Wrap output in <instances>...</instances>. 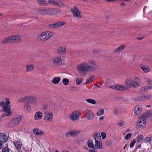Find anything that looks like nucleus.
Segmentation results:
<instances>
[{
  "mask_svg": "<svg viewBox=\"0 0 152 152\" xmlns=\"http://www.w3.org/2000/svg\"><path fill=\"white\" fill-rule=\"evenodd\" d=\"M23 110L25 112L29 113L31 111V106L28 103H26L24 105Z\"/></svg>",
  "mask_w": 152,
  "mask_h": 152,
  "instance_id": "412c9836",
  "label": "nucleus"
},
{
  "mask_svg": "<svg viewBox=\"0 0 152 152\" xmlns=\"http://www.w3.org/2000/svg\"><path fill=\"white\" fill-rule=\"evenodd\" d=\"M87 144L89 148L94 149V147L93 145V141L92 140H88L87 142Z\"/></svg>",
  "mask_w": 152,
  "mask_h": 152,
  "instance_id": "2f4dec72",
  "label": "nucleus"
},
{
  "mask_svg": "<svg viewBox=\"0 0 152 152\" xmlns=\"http://www.w3.org/2000/svg\"><path fill=\"white\" fill-rule=\"evenodd\" d=\"M97 66L95 61L90 60L82 62L78 64L76 66L78 73L81 76H85L88 72L95 70Z\"/></svg>",
  "mask_w": 152,
  "mask_h": 152,
  "instance_id": "f257e3e1",
  "label": "nucleus"
},
{
  "mask_svg": "<svg viewBox=\"0 0 152 152\" xmlns=\"http://www.w3.org/2000/svg\"><path fill=\"white\" fill-rule=\"evenodd\" d=\"M37 98L32 95H27L23 97L18 100V102H30L34 103L37 101Z\"/></svg>",
  "mask_w": 152,
  "mask_h": 152,
  "instance_id": "7ed1b4c3",
  "label": "nucleus"
},
{
  "mask_svg": "<svg viewBox=\"0 0 152 152\" xmlns=\"http://www.w3.org/2000/svg\"><path fill=\"white\" fill-rule=\"evenodd\" d=\"M60 80V78L59 77H57L53 78L52 82L53 84H56L59 82Z\"/></svg>",
  "mask_w": 152,
  "mask_h": 152,
  "instance_id": "c756f323",
  "label": "nucleus"
},
{
  "mask_svg": "<svg viewBox=\"0 0 152 152\" xmlns=\"http://www.w3.org/2000/svg\"><path fill=\"white\" fill-rule=\"evenodd\" d=\"M65 23V22H64L58 21L53 23L49 24L48 25V27L50 28H59L63 26Z\"/></svg>",
  "mask_w": 152,
  "mask_h": 152,
  "instance_id": "9b49d317",
  "label": "nucleus"
},
{
  "mask_svg": "<svg viewBox=\"0 0 152 152\" xmlns=\"http://www.w3.org/2000/svg\"><path fill=\"white\" fill-rule=\"evenodd\" d=\"M4 101L7 105H8L10 104V102L9 98H6L4 99Z\"/></svg>",
  "mask_w": 152,
  "mask_h": 152,
  "instance_id": "5fc2aeb1",
  "label": "nucleus"
},
{
  "mask_svg": "<svg viewBox=\"0 0 152 152\" xmlns=\"http://www.w3.org/2000/svg\"><path fill=\"white\" fill-rule=\"evenodd\" d=\"M71 130L69 131V132H67L65 134L66 136L67 137H69L71 136Z\"/></svg>",
  "mask_w": 152,
  "mask_h": 152,
  "instance_id": "bf43d9fd",
  "label": "nucleus"
},
{
  "mask_svg": "<svg viewBox=\"0 0 152 152\" xmlns=\"http://www.w3.org/2000/svg\"><path fill=\"white\" fill-rule=\"evenodd\" d=\"M83 80V79L81 77H76L75 78V81L76 84L79 85L81 84Z\"/></svg>",
  "mask_w": 152,
  "mask_h": 152,
  "instance_id": "4c0bfd02",
  "label": "nucleus"
},
{
  "mask_svg": "<svg viewBox=\"0 0 152 152\" xmlns=\"http://www.w3.org/2000/svg\"><path fill=\"white\" fill-rule=\"evenodd\" d=\"M111 144H112L111 142L110 141L106 143V145L108 146H110L111 145Z\"/></svg>",
  "mask_w": 152,
  "mask_h": 152,
  "instance_id": "0e129e2a",
  "label": "nucleus"
},
{
  "mask_svg": "<svg viewBox=\"0 0 152 152\" xmlns=\"http://www.w3.org/2000/svg\"><path fill=\"white\" fill-rule=\"evenodd\" d=\"M104 112V109H101L97 111V114L99 116H100L103 114Z\"/></svg>",
  "mask_w": 152,
  "mask_h": 152,
  "instance_id": "37998d69",
  "label": "nucleus"
},
{
  "mask_svg": "<svg viewBox=\"0 0 152 152\" xmlns=\"http://www.w3.org/2000/svg\"><path fill=\"white\" fill-rule=\"evenodd\" d=\"M38 13L41 15H45V7H40L37 9Z\"/></svg>",
  "mask_w": 152,
  "mask_h": 152,
  "instance_id": "a878e982",
  "label": "nucleus"
},
{
  "mask_svg": "<svg viewBox=\"0 0 152 152\" xmlns=\"http://www.w3.org/2000/svg\"><path fill=\"white\" fill-rule=\"evenodd\" d=\"M43 116V113L40 111L36 112L34 115V119L36 121L41 119Z\"/></svg>",
  "mask_w": 152,
  "mask_h": 152,
  "instance_id": "5701e85b",
  "label": "nucleus"
},
{
  "mask_svg": "<svg viewBox=\"0 0 152 152\" xmlns=\"http://www.w3.org/2000/svg\"><path fill=\"white\" fill-rule=\"evenodd\" d=\"M144 138V137L142 135H138L137 136L136 141L139 142L141 141Z\"/></svg>",
  "mask_w": 152,
  "mask_h": 152,
  "instance_id": "58836bf2",
  "label": "nucleus"
},
{
  "mask_svg": "<svg viewBox=\"0 0 152 152\" xmlns=\"http://www.w3.org/2000/svg\"><path fill=\"white\" fill-rule=\"evenodd\" d=\"M95 77V76L94 75H92L90 77L87 79L85 84H88L91 83L92 80H93Z\"/></svg>",
  "mask_w": 152,
  "mask_h": 152,
  "instance_id": "c9c22d12",
  "label": "nucleus"
},
{
  "mask_svg": "<svg viewBox=\"0 0 152 152\" xmlns=\"http://www.w3.org/2000/svg\"><path fill=\"white\" fill-rule=\"evenodd\" d=\"M100 140H97L95 141V146L99 149H101L102 147V142L99 141Z\"/></svg>",
  "mask_w": 152,
  "mask_h": 152,
  "instance_id": "e433bc0d",
  "label": "nucleus"
},
{
  "mask_svg": "<svg viewBox=\"0 0 152 152\" xmlns=\"http://www.w3.org/2000/svg\"><path fill=\"white\" fill-rule=\"evenodd\" d=\"M125 123V121L123 120H120L117 123L118 126L120 127H121L123 126Z\"/></svg>",
  "mask_w": 152,
  "mask_h": 152,
  "instance_id": "c03bdc74",
  "label": "nucleus"
},
{
  "mask_svg": "<svg viewBox=\"0 0 152 152\" xmlns=\"http://www.w3.org/2000/svg\"><path fill=\"white\" fill-rule=\"evenodd\" d=\"M13 143L18 151H20L21 150L23 147L22 142L18 140H15L13 142Z\"/></svg>",
  "mask_w": 152,
  "mask_h": 152,
  "instance_id": "dca6fc26",
  "label": "nucleus"
},
{
  "mask_svg": "<svg viewBox=\"0 0 152 152\" xmlns=\"http://www.w3.org/2000/svg\"><path fill=\"white\" fill-rule=\"evenodd\" d=\"M63 83L65 86L67 85L69 82V80L67 78H64L62 80Z\"/></svg>",
  "mask_w": 152,
  "mask_h": 152,
  "instance_id": "de8ad7c7",
  "label": "nucleus"
},
{
  "mask_svg": "<svg viewBox=\"0 0 152 152\" xmlns=\"http://www.w3.org/2000/svg\"><path fill=\"white\" fill-rule=\"evenodd\" d=\"M5 102L4 101H2L1 103V105L2 108H3V107H4V106H6L5 104Z\"/></svg>",
  "mask_w": 152,
  "mask_h": 152,
  "instance_id": "680f3d73",
  "label": "nucleus"
},
{
  "mask_svg": "<svg viewBox=\"0 0 152 152\" xmlns=\"http://www.w3.org/2000/svg\"><path fill=\"white\" fill-rule=\"evenodd\" d=\"M85 117L87 119L90 120L94 118V115L91 110H86Z\"/></svg>",
  "mask_w": 152,
  "mask_h": 152,
  "instance_id": "2eb2a0df",
  "label": "nucleus"
},
{
  "mask_svg": "<svg viewBox=\"0 0 152 152\" xmlns=\"http://www.w3.org/2000/svg\"><path fill=\"white\" fill-rule=\"evenodd\" d=\"M139 66L143 71L145 73H147L150 71L149 66L147 65L140 64Z\"/></svg>",
  "mask_w": 152,
  "mask_h": 152,
  "instance_id": "f3484780",
  "label": "nucleus"
},
{
  "mask_svg": "<svg viewBox=\"0 0 152 152\" xmlns=\"http://www.w3.org/2000/svg\"><path fill=\"white\" fill-rule=\"evenodd\" d=\"M71 131V136H75L78 134L80 132V130H72Z\"/></svg>",
  "mask_w": 152,
  "mask_h": 152,
  "instance_id": "f704fd0d",
  "label": "nucleus"
},
{
  "mask_svg": "<svg viewBox=\"0 0 152 152\" xmlns=\"http://www.w3.org/2000/svg\"><path fill=\"white\" fill-rule=\"evenodd\" d=\"M89 152H96V151L94 150H90L89 151Z\"/></svg>",
  "mask_w": 152,
  "mask_h": 152,
  "instance_id": "774afa93",
  "label": "nucleus"
},
{
  "mask_svg": "<svg viewBox=\"0 0 152 152\" xmlns=\"http://www.w3.org/2000/svg\"><path fill=\"white\" fill-rule=\"evenodd\" d=\"M146 81L148 83V85H151L152 84V81L148 77H147L146 78Z\"/></svg>",
  "mask_w": 152,
  "mask_h": 152,
  "instance_id": "864d4df0",
  "label": "nucleus"
},
{
  "mask_svg": "<svg viewBox=\"0 0 152 152\" xmlns=\"http://www.w3.org/2000/svg\"><path fill=\"white\" fill-rule=\"evenodd\" d=\"M10 150L8 148H4L3 149L2 152H10Z\"/></svg>",
  "mask_w": 152,
  "mask_h": 152,
  "instance_id": "13d9d810",
  "label": "nucleus"
},
{
  "mask_svg": "<svg viewBox=\"0 0 152 152\" xmlns=\"http://www.w3.org/2000/svg\"><path fill=\"white\" fill-rule=\"evenodd\" d=\"M93 136L95 141H96L97 140H100L101 139L100 134L99 132H95Z\"/></svg>",
  "mask_w": 152,
  "mask_h": 152,
  "instance_id": "bb28decb",
  "label": "nucleus"
},
{
  "mask_svg": "<svg viewBox=\"0 0 152 152\" xmlns=\"http://www.w3.org/2000/svg\"><path fill=\"white\" fill-rule=\"evenodd\" d=\"M21 37L18 35H14L7 37L1 42L2 44H5L9 42H18L20 41Z\"/></svg>",
  "mask_w": 152,
  "mask_h": 152,
  "instance_id": "f03ea898",
  "label": "nucleus"
},
{
  "mask_svg": "<svg viewBox=\"0 0 152 152\" xmlns=\"http://www.w3.org/2000/svg\"><path fill=\"white\" fill-rule=\"evenodd\" d=\"M142 110V107L141 105H137L134 108V113L135 115H139Z\"/></svg>",
  "mask_w": 152,
  "mask_h": 152,
  "instance_id": "b1692460",
  "label": "nucleus"
},
{
  "mask_svg": "<svg viewBox=\"0 0 152 152\" xmlns=\"http://www.w3.org/2000/svg\"><path fill=\"white\" fill-rule=\"evenodd\" d=\"M149 90V87L148 86L142 87L140 88V90L142 92H147Z\"/></svg>",
  "mask_w": 152,
  "mask_h": 152,
  "instance_id": "ea45409f",
  "label": "nucleus"
},
{
  "mask_svg": "<svg viewBox=\"0 0 152 152\" xmlns=\"http://www.w3.org/2000/svg\"><path fill=\"white\" fill-rule=\"evenodd\" d=\"M8 140V137L6 134L4 133H0V141L3 143L6 142Z\"/></svg>",
  "mask_w": 152,
  "mask_h": 152,
  "instance_id": "6ab92c4d",
  "label": "nucleus"
},
{
  "mask_svg": "<svg viewBox=\"0 0 152 152\" xmlns=\"http://www.w3.org/2000/svg\"><path fill=\"white\" fill-rule=\"evenodd\" d=\"M125 48V46L124 45H122L118 47L114 51L115 53H118L124 50Z\"/></svg>",
  "mask_w": 152,
  "mask_h": 152,
  "instance_id": "c85d7f7f",
  "label": "nucleus"
},
{
  "mask_svg": "<svg viewBox=\"0 0 152 152\" xmlns=\"http://www.w3.org/2000/svg\"><path fill=\"white\" fill-rule=\"evenodd\" d=\"M81 113L79 110H75L68 115V118L72 121H75L79 120Z\"/></svg>",
  "mask_w": 152,
  "mask_h": 152,
  "instance_id": "20e7f679",
  "label": "nucleus"
},
{
  "mask_svg": "<svg viewBox=\"0 0 152 152\" xmlns=\"http://www.w3.org/2000/svg\"><path fill=\"white\" fill-rule=\"evenodd\" d=\"M48 4H50L51 5H56V1L55 0H49L47 3Z\"/></svg>",
  "mask_w": 152,
  "mask_h": 152,
  "instance_id": "49530a36",
  "label": "nucleus"
},
{
  "mask_svg": "<svg viewBox=\"0 0 152 152\" xmlns=\"http://www.w3.org/2000/svg\"><path fill=\"white\" fill-rule=\"evenodd\" d=\"M56 1V5H57L58 7H61L64 6V4L62 3L61 1L58 0Z\"/></svg>",
  "mask_w": 152,
  "mask_h": 152,
  "instance_id": "a18cd8bd",
  "label": "nucleus"
},
{
  "mask_svg": "<svg viewBox=\"0 0 152 152\" xmlns=\"http://www.w3.org/2000/svg\"><path fill=\"white\" fill-rule=\"evenodd\" d=\"M22 117L20 116H18L17 117L12 119L8 124V126L10 127L12 126H16L20 123Z\"/></svg>",
  "mask_w": 152,
  "mask_h": 152,
  "instance_id": "0eeeda50",
  "label": "nucleus"
},
{
  "mask_svg": "<svg viewBox=\"0 0 152 152\" xmlns=\"http://www.w3.org/2000/svg\"><path fill=\"white\" fill-rule=\"evenodd\" d=\"M132 134L131 133H127L125 136V139L126 140H128L132 137Z\"/></svg>",
  "mask_w": 152,
  "mask_h": 152,
  "instance_id": "09e8293b",
  "label": "nucleus"
},
{
  "mask_svg": "<svg viewBox=\"0 0 152 152\" xmlns=\"http://www.w3.org/2000/svg\"><path fill=\"white\" fill-rule=\"evenodd\" d=\"M104 118V116H102V117H100L99 118V120L100 121H101L102 120H103Z\"/></svg>",
  "mask_w": 152,
  "mask_h": 152,
  "instance_id": "69168bd1",
  "label": "nucleus"
},
{
  "mask_svg": "<svg viewBox=\"0 0 152 152\" xmlns=\"http://www.w3.org/2000/svg\"><path fill=\"white\" fill-rule=\"evenodd\" d=\"M101 135L102 138L104 139L106 137V134L104 132H102L101 133Z\"/></svg>",
  "mask_w": 152,
  "mask_h": 152,
  "instance_id": "4d7b16f0",
  "label": "nucleus"
},
{
  "mask_svg": "<svg viewBox=\"0 0 152 152\" xmlns=\"http://www.w3.org/2000/svg\"><path fill=\"white\" fill-rule=\"evenodd\" d=\"M48 107V105L47 104H44L42 105V108L44 110L47 109Z\"/></svg>",
  "mask_w": 152,
  "mask_h": 152,
  "instance_id": "052dcab7",
  "label": "nucleus"
},
{
  "mask_svg": "<svg viewBox=\"0 0 152 152\" xmlns=\"http://www.w3.org/2000/svg\"><path fill=\"white\" fill-rule=\"evenodd\" d=\"M53 114L51 112L45 111L44 113V120L46 123L52 122L53 121Z\"/></svg>",
  "mask_w": 152,
  "mask_h": 152,
  "instance_id": "39448f33",
  "label": "nucleus"
},
{
  "mask_svg": "<svg viewBox=\"0 0 152 152\" xmlns=\"http://www.w3.org/2000/svg\"><path fill=\"white\" fill-rule=\"evenodd\" d=\"M135 142L136 141L135 140H133L132 141L130 144V147L131 148H132L134 147Z\"/></svg>",
  "mask_w": 152,
  "mask_h": 152,
  "instance_id": "603ef678",
  "label": "nucleus"
},
{
  "mask_svg": "<svg viewBox=\"0 0 152 152\" xmlns=\"http://www.w3.org/2000/svg\"><path fill=\"white\" fill-rule=\"evenodd\" d=\"M1 142L0 141V150L2 148V144Z\"/></svg>",
  "mask_w": 152,
  "mask_h": 152,
  "instance_id": "338daca9",
  "label": "nucleus"
},
{
  "mask_svg": "<svg viewBox=\"0 0 152 152\" xmlns=\"http://www.w3.org/2000/svg\"><path fill=\"white\" fill-rule=\"evenodd\" d=\"M146 123V118L142 116L138 120L137 124V128L139 129H141L144 127L145 126Z\"/></svg>",
  "mask_w": 152,
  "mask_h": 152,
  "instance_id": "6e6552de",
  "label": "nucleus"
},
{
  "mask_svg": "<svg viewBox=\"0 0 152 152\" xmlns=\"http://www.w3.org/2000/svg\"><path fill=\"white\" fill-rule=\"evenodd\" d=\"M72 11L74 17L78 18H81L80 14L81 12L77 7L74 6L73 8L72 9Z\"/></svg>",
  "mask_w": 152,
  "mask_h": 152,
  "instance_id": "ddd939ff",
  "label": "nucleus"
},
{
  "mask_svg": "<svg viewBox=\"0 0 152 152\" xmlns=\"http://www.w3.org/2000/svg\"><path fill=\"white\" fill-rule=\"evenodd\" d=\"M125 86L129 87H132L135 88L139 85V84L137 82H134L130 78L127 79L124 82Z\"/></svg>",
  "mask_w": 152,
  "mask_h": 152,
  "instance_id": "423d86ee",
  "label": "nucleus"
},
{
  "mask_svg": "<svg viewBox=\"0 0 152 152\" xmlns=\"http://www.w3.org/2000/svg\"><path fill=\"white\" fill-rule=\"evenodd\" d=\"M144 99L145 100L148 99L150 98H151V97L152 96L151 94H144Z\"/></svg>",
  "mask_w": 152,
  "mask_h": 152,
  "instance_id": "8fccbe9b",
  "label": "nucleus"
},
{
  "mask_svg": "<svg viewBox=\"0 0 152 152\" xmlns=\"http://www.w3.org/2000/svg\"><path fill=\"white\" fill-rule=\"evenodd\" d=\"M62 62V60L61 56H55L53 58V64L55 65H60Z\"/></svg>",
  "mask_w": 152,
  "mask_h": 152,
  "instance_id": "f8f14e48",
  "label": "nucleus"
},
{
  "mask_svg": "<svg viewBox=\"0 0 152 152\" xmlns=\"http://www.w3.org/2000/svg\"><path fill=\"white\" fill-rule=\"evenodd\" d=\"M134 82H137L138 83L140 82V79L138 77H134Z\"/></svg>",
  "mask_w": 152,
  "mask_h": 152,
  "instance_id": "6e6d98bb",
  "label": "nucleus"
},
{
  "mask_svg": "<svg viewBox=\"0 0 152 152\" xmlns=\"http://www.w3.org/2000/svg\"><path fill=\"white\" fill-rule=\"evenodd\" d=\"M70 90L73 91H75L77 90V88L75 87H72L70 88Z\"/></svg>",
  "mask_w": 152,
  "mask_h": 152,
  "instance_id": "e2e57ef3",
  "label": "nucleus"
},
{
  "mask_svg": "<svg viewBox=\"0 0 152 152\" xmlns=\"http://www.w3.org/2000/svg\"><path fill=\"white\" fill-rule=\"evenodd\" d=\"M110 87L116 90L120 91L125 90L126 89V86L119 84H116L111 86Z\"/></svg>",
  "mask_w": 152,
  "mask_h": 152,
  "instance_id": "4468645a",
  "label": "nucleus"
},
{
  "mask_svg": "<svg viewBox=\"0 0 152 152\" xmlns=\"http://www.w3.org/2000/svg\"><path fill=\"white\" fill-rule=\"evenodd\" d=\"M113 113L115 115H118L119 113V110L118 109L115 108L113 110Z\"/></svg>",
  "mask_w": 152,
  "mask_h": 152,
  "instance_id": "3c124183",
  "label": "nucleus"
},
{
  "mask_svg": "<svg viewBox=\"0 0 152 152\" xmlns=\"http://www.w3.org/2000/svg\"><path fill=\"white\" fill-rule=\"evenodd\" d=\"M66 47L65 46H61L57 48L58 52L59 54H64L66 53Z\"/></svg>",
  "mask_w": 152,
  "mask_h": 152,
  "instance_id": "4be33fe9",
  "label": "nucleus"
},
{
  "mask_svg": "<svg viewBox=\"0 0 152 152\" xmlns=\"http://www.w3.org/2000/svg\"><path fill=\"white\" fill-rule=\"evenodd\" d=\"M86 101L88 102L93 104H95L96 103V101L93 99H86Z\"/></svg>",
  "mask_w": 152,
  "mask_h": 152,
  "instance_id": "79ce46f5",
  "label": "nucleus"
},
{
  "mask_svg": "<svg viewBox=\"0 0 152 152\" xmlns=\"http://www.w3.org/2000/svg\"><path fill=\"white\" fill-rule=\"evenodd\" d=\"M2 109L6 113H3L1 115L2 117L9 116L12 115V109L10 106H4L2 108Z\"/></svg>",
  "mask_w": 152,
  "mask_h": 152,
  "instance_id": "9d476101",
  "label": "nucleus"
},
{
  "mask_svg": "<svg viewBox=\"0 0 152 152\" xmlns=\"http://www.w3.org/2000/svg\"><path fill=\"white\" fill-rule=\"evenodd\" d=\"M144 142L147 144H151V139L150 137H146L145 138L144 140Z\"/></svg>",
  "mask_w": 152,
  "mask_h": 152,
  "instance_id": "a19ab883",
  "label": "nucleus"
},
{
  "mask_svg": "<svg viewBox=\"0 0 152 152\" xmlns=\"http://www.w3.org/2000/svg\"><path fill=\"white\" fill-rule=\"evenodd\" d=\"M144 94L138 96L134 98V100L136 101H142L145 100Z\"/></svg>",
  "mask_w": 152,
  "mask_h": 152,
  "instance_id": "7c9ffc66",
  "label": "nucleus"
},
{
  "mask_svg": "<svg viewBox=\"0 0 152 152\" xmlns=\"http://www.w3.org/2000/svg\"><path fill=\"white\" fill-rule=\"evenodd\" d=\"M45 35V38L47 40L52 37L53 35V33L50 31H46L43 32Z\"/></svg>",
  "mask_w": 152,
  "mask_h": 152,
  "instance_id": "393cba45",
  "label": "nucleus"
},
{
  "mask_svg": "<svg viewBox=\"0 0 152 152\" xmlns=\"http://www.w3.org/2000/svg\"><path fill=\"white\" fill-rule=\"evenodd\" d=\"M33 132L35 135L37 136H40L43 135L44 134V132L43 130H39L38 128H35L33 129Z\"/></svg>",
  "mask_w": 152,
  "mask_h": 152,
  "instance_id": "a211bd4d",
  "label": "nucleus"
},
{
  "mask_svg": "<svg viewBox=\"0 0 152 152\" xmlns=\"http://www.w3.org/2000/svg\"><path fill=\"white\" fill-rule=\"evenodd\" d=\"M45 35L44 32L40 34L37 38V40L39 42H43L46 41L47 39L45 38Z\"/></svg>",
  "mask_w": 152,
  "mask_h": 152,
  "instance_id": "aec40b11",
  "label": "nucleus"
},
{
  "mask_svg": "<svg viewBox=\"0 0 152 152\" xmlns=\"http://www.w3.org/2000/svg\"><path fill=\"white\" fill-rule=\"evenodd\" d=\"M152 115V110H148L145 113H144L142 116L146 118V117L150 116Z\"/></svg>",
  "mask_w": 152,
  "mask_h": 152,
  "instance_id": "cd10ccee",
  "label": "nucleus"
},
{
  "mask_svg": "<svg viewBox=\"0 0 152 152\" xmlns=\"http://www.w3.org/2000/svg\"><path fill=\"white\" fill-rule=\"evenodd\" d=\"M58 10L56 9L45 7V15H52L57 14Z\"/></svg>",
  "mask_w": 152,
  "mask_h": 152,
  "instance_id": "1a4fd4ad",
  "label": "nucleus"
},
{
  "mask_svg": "<svg viewBox=\"0 0 152 152\" xmlns=\"http://www.w3.org/2000/svg\"><path fill=\"white\" fill-rule=\"evenodd\" d=\"M34 65L33 64H29L26 65V70L28 72L32 71L34 67Z\"/></svg>",
  "mask_w": 152,
  "mask_h": 152,
  "instance_id": "72a5a7b5",
  "label": "nucleus"
},
{
  "mask_svg": "<svg viewBox=\"0 0 152 152\" xmlns=\"http://www.w3.org/2000/svg\"><path fill=\"white\" fill-rule=\"evenodd\" d=\"M37 1L39 4L41 6H44L48 5L45 0H38Z\"/></svg>",
  "mask_w": 152,
  "mask_h": 152,
  "instance_id": "473e14b6",
  "label": "nucleus"
}]
</instances>
